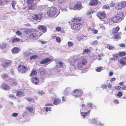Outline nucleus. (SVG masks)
<instances>
[{
	"mask_svg": "<svg viewBox=\"0 0 126 126\" xmlns=\"http://www.w3.org/2000/svg\"><path fill=\"white\" fill-rule=\"evenodd\" d=\"M42 35V34L39 32L34 31L30 34L29 37V38L31 40H35L38 39Z\"/></svg>",
	"mask_w": 126,
	"mask_h": 126,
	"instance_id": "f257e3e1",
	"label": "nucleus"
},
{
	"mask_svg": "<svg viewBox=\"0 0 126 126\" xmlns=\"http://www.w3.org/2000/svg\"><path fill=\"white\" fill-rule=\"evenodd\" d=\"M12 62V61L9 60H1L0 65L2 67L6 68L11 65Z\"/></svg>",
	"mask_w": 126,
	"mask_h": 126,
	"instance_id": "f03ea898",
	"label": "nucleus"
},
{
	"mask_svg": "<svg viewBox=\"0 0 126 126\" xmlns=\"http://www.w3.org/2000/svg\"><path fill=\"white\" fill-rule=\"evenodd\" d=\"M88 62L87 60L85 58H81L77 64V66L78 68H81L83 66L87 64Z\"/></svg>",
	"mask_w": 126,
	"mask_h": 126,
	"instance_id": "7ed1b4c3",
	"label": "nucleus"
},
{
	"mask_svg": "<svg viewBox=\"0 0 126 126\" xmlns=\"http://www.w3.org/2000/svg\"><path fill=\"white\" fill-rule=\"evenodd\" d=\"M17 69L18 72L22 74L25 73L28 70L27 67L21 64L18 66Z\"/></svg>",
	"mask_w": 126,
	"mask_h": 126,
	"instance_id": "20e7f679",
	"label": "nucleus"
},
{
	"mask_svg": "<svg viewBox=\"0 0 126 126\" xmlns=\"http://www.w3.org/2000/svg\"><path fill=\"white\" fill-rule=\"evenodd\" d=\"M82 24L81 23H72L71 24V27L73 30L76 31H79L80 29V26Z\"/></svg>",
	"mask_w": 126,
	"mask_h": 126,
	"instance_id": "39448f33",
	"label": "nucleus"
},
{
	"mask_svg": "<svg viewBox=\"0 0 126 126\" xmlns=\"http://www.w3.org/2000/svg\"><path fill=\"white\" fill-rule=\"evenodd\" d=\"M82 94L83 92L81 90L78 89H75L73 93V94L75 97H80Z\"/></svg>",
	"mask_w": 126,
	"mask_h": 126,
	"instance_id": "423d86ee",
	"label": "nucleus"
},
{
	"mask_svg": "<svg viewBox=\"0 0 126 126\" xmlns=\"http://www.w3.org/2000/svg\"><path fill=\"white\" fill-rule=\"evenodd\" d=\"M78 60V58L76 56H73L69 59L68 62L71 65L74 66L76 64V62Z\"/></svg>",
	"mask_w": 126,
	"mask_h": 126,
	"instance_id": "0eeeda50",
	"label": "nucleus"
},
{
	"mask_svg": "<svg viewBox=\"0 0 126 126\" xmlns=\"http://www.w3.org/2000/svg\"><path fill=\"white\" fill-rule=\"evenodd\" d=\"M48 16H53L56 15V9L54 7L51 8L47 12Z\"/></svg>",
	"mask_w": 126,
	"mask_h": 126,
	"instance_id": "6e6552de",
	"label": "nucleus"
},
{
	"mask_svg": "<svg viewBox=\"0 0 126 126\" xmlns=\"http://www.w3.org/2000/svg\"><path fill=\"white\" fill-rule=\"evenodd\" d=\"M97 16L101 21H102V19H104L106 17V14L103 12H98L97 14Z\"/></svg>",
	"mask_w": 126,
	"mask_h": 126,
	"instance_id": "1a4fd4ad",
	"label": "nucleus"
},
{
	"mask_svg": "<svg viewBox=\"0 0 126 126\" xmlns=\"http://www.w3.org/2000/svg\"><path fill=\"white\" fill-rule=\"evenodd\" d=\"M90 108L91 109H95L96 107L92 103L89 102L87 104V106L84 109V111H86L88 110L87 108Z\"/></svg>",
	"mask_w": 126,
	"mask_h": 126,
	"instance_id": "9d476101",
	"label": "nucleus"
},
{
	"mask_svg": "<svg viewBox=\"0 0 126 126\" xmlns=\"http://www.w3.org/2000/svg\"><path fill=\"white\" fill-rule=\"evenodd\" d=\"M0 87L2 89L6 91L9 90L11 89L9 85L5 83H2L0 86Z\"/></svg>",
	"mask_w": 126,
	"mask_h": 126,
	"instance_id": "9b49d317",
	"label": "nucleus"
},
{
	"mask_svg": "<svg viewBox=\"0 0 126 126\" xmlns=\"http://www.w3.org/2000/svg\"><path fill=\"white\" fill-rule=\"evenodd\" d=\"M52 62L51 59L49 58H46L40 62L41 64H45L48 63V64L49 63Z\"/></svg>",
	"mask_w": 126,
	"mask_h": 126,
	"instance_id": "f8f14e48",
	"label": "nucleus"
},
{
	"mask_svg": "<svg viewBox=\"0 0 126 126\" xmlns=\"http://www.w3.org/2000/svg\"><path fill=\"white\" fill-rule=\"evenodd\" d=\"M119 63L122 66H125L126 65V56L122 57L119 61Z\"/></svg>",
	"mask_w": 126,
	"mask_h": 126,
	"instance_id": "ddd939ff",
	"label": "nucleus"
},
{
	"mask_svg": "<svg viewBox=\"0 0 126 126\" xmlns=\"http://www.w3.org/2000/svg\"><path fill=\"white\" fill-rule=\"evenodd\" d=\"M82 20V19L80 17H75L73 18L71 21L73 23H80L79 22Z\"/></svg>",
	"mask_w": 126,
	"mask_h": 126,
	"instance_id": "4468645a",
	"label": "nucleus"
},
{
	"mask_svg": "<svg viewBox=\"0 0 126 126\" xmlns=\"http://www.w3.org/2000/svg\"><path fill=\"white\" fill-rule=\"evenodd\" d=\"M31 81L32 83L37 85L39 83V79L37 77H34L31 79Z\"/></svg>",
	"mask_w": 126,
	"mask_h": 126,
	"instance_id": "2eb2a0df",
	"label": "nucleus"
},
{
	"mask_svg": "<svg viewBox=\"0 0 126 126\" xmlns=\"http://www.w3.org/2000/svg\"><path fill=\"white\" fill-rule=\"evenodd\" d=\"M16 96L19 97H21L25 95L24 91L18 90L16 92Z\"/></svg>",
	"mask_w": 126,
	"mask_h": 126,
	"instance_id": "dca6fc26",
	"label": "nucleus"
},
{
	"mask_svg": "<svg viewBox=\"0 0 126 126\" xmlns=\"http://www.w3.org/2000/svg\"><path fill=\"white\" fill-rule=\"evenodd\" d=\"M98 3L97 0H91L89 2L90 6H94L97 5Z\"/></svg>",
	"mask_w": 126,
	"mask_h": 126,
	"instance_id": "f3484780",
	"label": "nucleus"
},
{
	"mask_svg": "<svg viewBox=\"0 0 126 126\" xmlns=\"http://www.w3.org/2000/svg\"><path fill=\"white\" fill-rule=\"evenodd\" d=\"M28 5V8L30 10H34L35 9L37 8L36 4L35 3L31 5Z\"/></svg>",
	"mask_w": 126,
	"mask_h": 126,
	"instance_id": "a211bd4d",
	"label": "nucleus"
},
{
	"mask_svg": "<svg viewBox=\"0 0 126 126\" xmlns=\"http://www.w3.org/2000/svg\"><path fill=\"white\" fill-rule=\"evenodd\" d=\"M61 100L59 98H54L53 103L55 105H57L59 104L61 102Z\"/></svg>",
	"mask_w": 126,
	"mask_h": 126,
	"instance_id": "6ab92c4d",
	"label": "nucleus"
},
{
	"mask_svg": "<svg viewBox=\"0 0 126 126\" xmlns=\"http://www.w3.org/2000/svg\"><path fill=\"white\" fill-rule=\"evenodd\" d=\"M38 29L39 31H40L43 33L45 32L47 30V29L46 27L43 26H39Z\"/></svg>",
	"mask_w": 126,
	"mask_h": 126,
	"instance_id": "aec40b11",
	"label": "nucleus"
},
{
	"mask_svg": "<svg viewBox=\"0 0 126 126\" xmlns=\"http://www.w3.org/2000/svg\"><path fill=\"white\" fill-rule=\"evenodd\" d=\"M37 74V72L36 71V70L34 68H33L30 74L29 75L30 77H32L34 76H36Z\"/></svg>",
	"mask_w": 126,
	"mask_h": 126,
	"instance_id": "412c9836",
	"label": "nucleus"
},
{
	"mask_svg": "<svg viewBox=\"0 0 126 126\" xmlns=\"http://www.w3.org/2000/svg\"><path fill=\"white\" fill-rule=\"evenodd\" d=\"M31 19L34 20H38L39 19L38 15L34 14L31 15Z\"/></svg>",
	"mask_w": 126,
	"mask_h": 126,
	"instance_id": "4be33fe9",
	"label": "nucleus"
},
{
	"mask_svg": "<svg viewBox=\"0 0 126 126\" xmlns=\"http://www.w3.org/2000/svg\"><path fill=\"white\" fill-rule=\"evenodd\" d=\"M118 54L116 53L112 55V57L110 58V60L112 61H115L118 60Z\"/></svg>",
	"mask_w": 126,
	"mask_h": 126,
	"instance_id": "5701e85b",
	"label": "nucleus"
},
{
	"mask_svg": "<svg viewBox=\"0 0 126 126\" xmlns=\"http://www.w3.org/2000/svg\"><path fill=\"white\" fill-rule=\"evenodd\" d=\"M124 14L123 13H119L116 15V16L117 17L118 20L121 19H123Z\"/></svg>",
	"mask_w": 126,
	"mask_h": 126,
	"instance_id": "b1692460",
	"label": "nucleus"
},
{
	"mask_svg": "<svg viewBox=\"0 0 126 126\" xmlns=\"http://www.w3.org/2000/svg\"><path fill=\"white\" fill-rule=\"evenodd\" d=\"M90 112V110H89L87 112H81V114L83 118H85L86 116L89 115Z\"/></svg>",
	"mask_w": 126,
	"mask_h": 126,
	"instance_id": "393cba45",
	"label": "nucleus"
},
{
	"mask_svg": "<svg viewBox=\"0 0 126 126\" xmlns=\"http://www.w3.org/2000/svg\"><path fill=\"white\" fill-rule=\"evenodd\" d=\"M121 32H119L118 33L114 35L113 36L114 39H117L118 38L121 39L120 35L121 34Z\"/></svg>",
	"mask_w": 126,
	"mask_h": 126,
	"instance_id": "a878e982",
	"label": "nucleus"
},
{
	"mask_svg": "<svg viewBox=\"0 0 126 126\" xmlns=\"http://www.w3.org/2000/svg\"><path fill=\"white\" fill-rule=\"evenodd\" d=\"M20 51L19 48L17 47H15L12 49V52L13 53H18Z\"/></svg>",
	"mask_w": 126,
	"mask_h": 126,
	"instance_id": "bb28decb",
	"label": "nucleus"
},
{
	"mask_svg": "<svg viewBox=\"0 0 126 126\" xmlns=\"http://www.w3.org/2000/svg\"><path fill=\"white\" fill-rule=\"evenodd\" d=\"M82 6L81 4H77L74 6V8L76 10H79Z\"/></svg>",
	"mask_w": 126,
	"mask_h": 126,
	"instance_id": "cd10ccee",
	"label": "nucleus"
},
{
	"mask_svg": "<svg viewBox=\"0 0 126 126\" xmlns=\"http://www.w3.org/2000/svg\"><path fill=\"white\" fill-rule=\"evenodd\" d=\"M106 47L109 50H113L115 48L114 46L110 44H108L107 45Z\"/></svg>",
	"mask_w": 126,
	"mask_h": 126,
	"instance_id": "c85d7f7f",
	"label": "nucleus"
},
{
	"mask_svg": "<svg viewBox=\"0 0 126 126\" xmlns=\"http://www.w3.org/2000/svg\"><path fill=\"white\" fill-rule=\"evenodd\" d=\"M120 28L119 26H117L115 28H114L112 31V33H117L119 31Z\"/></svg>",
	"mask_w": 126,
	"mask_h": 126,
	"instance_id": "c756f323",
	"label": "nucleus"
},
{
	"mask_svg": "<svg viewBox=\"0 0 126 126\" xmlns=\"http://www.w3.org/2000/svg\"><path fill=\"white\" fill-rule=\"evenodd\" d=\"M110 20L113 22L114 23H116L119 20L115 15L110 18Z\"/></svg>",
	"mask_w": 126,
	"mask_h": 126,
	"instance_id": "7c9ffc66",
	"label": "nucleus"
},
{
	"mask_svg": "<svg viewBox=\"0 0 126 126\" xmlns=\"http://www.w3.org/2000/svg\"><path fill=\"white\" fill-rule=\"evenodd\" d=\"M18 83L16 80H13V82L11 84V86L12 87H14L18 85Z\"/></svg>",
	"mask_w": 126,
	"mask_h": 126,
	"instance_id": "2f4dec72",
	"label": "nucleus"
},
{
	"mask_svg": "<svg viewBox=\"0 0 126 126\" xmlns=\"http://www.w3.org/2000/svg\"><path fill=\"white\" fill-rule=\"evenodd\" d=\"M88 29L89 31H91L94 34H96L98 32V31L97 30L95 29L94 28H88Z\"/></svg>",
	"mask_w": 126,
	"mask_h": 126,
	"instance_id": "473e14b6",
	"label": "nucleus"
},
{
	"mask_svg": "<svg viewBox=\"0 0 126 126\" xmlns=\"http://www.w3.org/2000/svg\"><path fill=\"white\" fill-rule=\"evenodd\" d=\"M123 7L121 2L118 4L115 7L116 9L118 10L121 9Z\"/></svg>",
	"mask_w": 126,
	"mask_h": 126,
	"instance_id": "72a5a7b5",
	"label": "nucleus"
},
{
	"mask_svg": "<svg viewBox=\"0 0 126 126\" xmlns=\"http://www.w3.org/2000/svg\"><path fill=\"white\" fill-rule=\"evenodd\" d=\"M34 0H27L26 3L28 5L34 4Z\"/></svg>",
	"mask_w": 126,
	"mask_h": 126,
	"instance_id": "f704fd0d",
	"label": "nucleus"
},
{
	"mask_svg": "<svg viewBox=\"0 0 126 126\" xmlns=\"http://www.w3.org/2000/svg\"><path fill=\"white\" fill-rule=\"evenodd\" d=\"M6 45V43L4 42L0 44V49L4 48H5Z\"/></svg>",
	"mask_w": 126,
	"mask_h": 126,
	"instance_id": "c9c22d12",
	"label": "nucleus"
},
{
	"mask_svg": "<svg viewBox=\"0 0 126 126\" xmlns=\"http://www.w3.org/2000/svg\"><path fill=\"white\" fill-rule=\"evenodd\" d=\"M110 18H106L104 21V23L105 24H108L110 23Z\"/></svg>",
	"mask_w": 126,
	"mask_h": 126,
	"instance_id": "e433bc0d",
	"label": "nucleus"
},
{
	"mask_svg": "<svg viewBox=\"0 0 126 126\" xmlns=\"http://www.w3.org/2000/svg\"><path fill=\"white\" fill-rule=\"evenodd\" d=\"M20 39L18 38H16L13 39L12 40V42L13 43H15L17 42H20Z\"/></svg>",
	"mask_w": 126,
	"mask_h": 126,
	"instance_id": "4c0bfd02",
	"label": "nucleus"
},
{
	"mask_svg": "<svg viewBox=\"0 0 126 126\" xmlns=\"http://www.w3.org/2000/svg\"><path fill=\"white\" fill-rule=\"evenodd\" d=\"M126 54V52L124 51L119 52L118 54V56L120 57H123L125 56Z\"/></svg>",
	"mask_w": 126,
	"mask_h": 126,
	"instance_id": "58836bf2",
	"label": "nucleus"
},
{
	"mask_svg": "<svg viewBox=\"0 0 126 126\" xmlns=\"http://www.w3.org/2000/svg\"><path fill=\"white\" fill-rule=\"evenodd\" d=\"M26 100L29 102H31L32 101H34V100L33 98L31 97H25Z\"/></svg>",
	"mask_w": 126,
	"mask_h": 126,
	"instance_id": "ea45409f",
	"label": "nucleus"
},
{
	"mask_svg": "<svg viewBox=\"0 0 126 126\" xmlns=\"http://www.w3.org/2000/svg\"><path fill=\"white\" fill-rule=\"evenodd\" d=\"M26 108L28 111L30 112H31L33 110V109L32 107H27Z\"/></svg>",
	"mask_w": 126,
	"mask_h": 126,
	"instance_id": "a19ab883",
	"label": "nucleus"
},
{
	"mask_svg": "<svg viewBox=\"0 0 126 126\" xmlns=\"http://www.w3.org/2000/svg\"><path fill=\"white\" fill-rule=\"evenodd\" d=\"M16 4V2L14 0H13L12 2L11 5L12 7L14 9H15V6Z\"/></svg>",
	"mask_w": 126,
	"mask_h": 126,
	"instance_id": "79ce46f5",
	"label": "nucleus"
},
{
	"mask_svg": "<svg viewBox=\"0 0 126 126\" xmlns=\"http://www.w3.org/2000/svg\"><path fill=\"white\" fill-rule=\"evenodd\" d=\"M1 77L3 79H4L5 78L8 77H9V76L8 74L5 73L2 74L1 75Z\"/></svg>",
	"mask_w": 126,
	"mask_h": 126,
	"instance_id": "37998d69",
	"label": "nucleus"
},
{
	"mask_svg": "<svg viewBox=\"0 0 126 126\" xmlns=\"http://www.w3.org/2000/svg\"><path fill=\"white\" fill-rule=\"evenodd\" d=\"M94 11L92 9H90L87 12V14L88 15H90L91 14H93L94 12Z\"/></svg>",
	"mask_w": 126,
	"mask_h": 126,
	"instance_id": "c03bdc74",
	"label": "nucleus"
},
{
	"mask_svg": "<svg viewBox=\"0 0 126 126\" xmlns=\"http://www.w3.org/2000/svg\"><path fill=\"white\" fill-rule=\"evenodd\" d=\"M38 57V56L37 55H34L31 56L30 57V60H31L36 59Z\"/></svg>",
	"mask_w": 126,
	"mask_h": 126,
	"instance_id": "a18cd8bd",
	"label": "nucleus"
},
{
	"mask_svg": "<svg viewBox=\"0 0 126 126\" xmlns=\"http://www.w3.org/2000/svg\"><path fill=\"white\" fill-rule=\"evenodd\" d=\"M90 52V49L87 48L84 49L83 50V54L85 53H88L89 52Z\"/></svg>",
	"mask_w": 126,
	"mask_h": 126,
	"instance_id": "49530a36",
	"label": "nucleus"
},
{
	"mask_svg": "<svg viewBox=\"0 0 126 126\" xmlns=\"http://www.w3.org/2000/svg\"><path fill=\"white\" fill-rule=\"evenodd\" d=\"M122 6L123 7H126V1H122L121 2Z\"/></svg>",
	"mask_w": 126,
	"mask_h": 126,
	"instance_id": "de8ad7c7",
	"label": "nucleus"
},
{
	"mask_svg": "<svg viewBox=\"0 0 126 126\" xmlns=\"http://www.w3.org/2000/svg\"><path fill=\"white\" fill-rule=\"evenodd\" d=\"M102 68V67H98L96 69V71L97 72H100L103 70Z\"/></svg>",
	"mask_w": 126,
	"mask_h": 126,
	"instance_id": "09e8293b",
	"label": "nucleus"
},
{
	"mask_svg": "<svg viewBox=\"0 0 126 126\" xmlns=\"http://www.w3.org/2000/svg\"><path fill=\"white\" fill-rule=\"evenodd\" d=\"M103 8L105 9H109L110 7L108 5H104L103 6Z\"/></svg>",
	"mask_w": 126,
	"mask_h": 126,
	"instance_id": "8fccbe9b",
	"label": "nucleus"
},
{
	"mask_svg": "<svg viewBox=\"0 0 126 126\" xmlns=\"http://www.w3.org/2000/svg\"><path fill=\"white\" fill-rule=\"evenodd\" d=\"M46 73V72L45 70H43L42 71L40 72L41 75L42 76H43L45 75Z\"/></svg>",
	"mask_w": 126,
	"mask_h": 126,
	"instance_id": "3c124183",
	"label": "nucleus"
},
{
	"mask_svg": "<svg viewBox=\"0 0 126 126\" xmlns=\"http://www.w3.org/2000/svg\"><path fill=\"white\" fill-rule=\"evenodd\" d=\"M98 43V41L97 40H94L93 41L92 43V45H96Z\"/></svg>",
	"mask_w": 126,
	"mask_h": 126,
	"instance_id": "603ef678",
	"label": "nucleus"
},
{
	"mask_svg": "<svg viewBox=\"0 0 126 126\" xmlns=\"http://www.w3.org/2000/svg\"><path fill=\"white\" fill-rule=\"evenodd\" d=\"M56 40L57 42L58 43H60L61 42V39L59 37H57L56 38Z\"/></svg>",
	"mask_w": 126,
	"mask_h": 126,
	"instance_id": "864d4df0",
	"label": "nucleus"
},
{
	"mask_svg": "<svg viewBox=\"0 0 126 126\" xmlns=\"http://www.w3.org/2000/svg\"><path fill=\"white\" fill-rule=\"evenodd\" d=\"M122 95V92L119 91L118 92V94H117V95L119 97H121Z\"/></svg>",
	"mask_w": 126,
	"mask_h": 126,
	"instance_id": "5fc2aeb1",
	"label": "nucleus"
},
{
	"mask_svg": "<svg viewBox=\"0 0 126 126\" xmlns=\"http://www.w3.org/2000/svg\"><path fill=\"white\" fill-rule=\"evenodd\" d=\"M68 45L69 47H71L73 46L74 44L72 42H68Z\"/></svg>",
	"mask_w": 126,
	"mask_h": 126,
	"instance_id": "6e6d98bb",
	"label": "nucleus"
},
{
	"mask_svg": "<svg viewBox=\"0 0 126 126\" xmlns=\"http://www.w3.org/2000/svg\"><path fill=\"white\" fill-rule=\"evenodd\" d=\"M9 97L11 98H13L14 99H16V98L14 95L12 94H9Z\"/></svg>",
	"mask_w": 126,
	"mask_h": 126,
	"instance_id": "4d7b16f0",
	"label": "nucleus"
},
{
	"mask_svg": "<svg viewBox=\"0 0 126 126\" xmlns=\"http://www.w3.org/2000/svg\"><path fill=\"white\" fill-rule=\"evenodd\" d=\"M46 108V112H47L49 111H51V107H45Z\"/></svg>",
	"mask_w": 126,
	"mask_h": 126,
	"instance_id": "13d9d810",
	"label": "nucleus"
},
{
	"mask_svg": "<svg viewBox=\"0 0 126 126\" xmlns=\"http://www.w3.org/2000/svg\"><path fill=\"white\" fill-rule=\"evenodd\" d=\"M92 122L93 124H96L97 122V121L95 119H93L92 120Z\"/></svg>",
	"mask_w": 126,
	"mask_h": 126,
	"instance_id": "bf43d9fd",
	"label": "nucleus"
},
{
	"mask_svg": "<svg viewBox=\"0 0 126 126\" xmlns=\"http://www.w3.org/2000/svg\"><path fill=\"white\" fill-rule=\"evenodd\" d=\"M102 88L103 89H107V85L105 84H103L101 86Z\"/></svg>",
	"mask_w": 126,
	"mask_h": 126,
	"instance_id": "052dcab7",
	"label": "nucleus"
},
{
	"mask_svg": "<svg viewBox=\"0 0 126 126\" xmlns=\"http://www.w3.org/2000/svg\"><path fill=\"white\" fill-rule=\"evenodd\" d=\"M39 94L40 95H42L44 94V93L42 91H39L38 92Z\"/></svg>",
	"mask_w": 126,
	"mask_h": 126,
	"instance_id": "680f3d73",
	"label": "nucleus"
},
{
	"mask_svg": "<svg viewBox=\"0 0 126 126\" xmlns=\"http://www.w3.org/2000/svg\"><path fill=\"white\" fill-rule=\"evenodd\" d=\"M66 0H58V2L59 3L61 4L64 2Z\"/></svg>",
	"mask_w": 126,
	"mask_h": 126,
	"instance_id": "e2e57ef3",
	"label": "nucleus"
},
{
	"mask_svg": "<svg viewBox=\"0 0 126 126\" xmlns=\"http://www.w3.org/2000/svg\"><path fill=\"white\" fill-rule=\"evenodd\" d=\"M16 33L17 35L19 36L21 35L22 34L21 32L19 31H17Z\"/></svg>",
	"mask_w": 126,
	"mask_h": 126,
	"instance_id": "0e129e2a",
	"label": "nucleus"
},
{
	"mask_svg": "<svg viewBox=\"0 0 126 126\" xmlns=\"http://www.w3.org/2000/svg\"><path fill=\"white\" fill-rule=\"evenodd\" d=\"M119 46L121 47H124L125 46V44L123 43H121L119 44Z\"/></svg>",
	"mask_w": 126,
	"mask_h": 126,
	"instance_id": "69168bd1",
	"label": "nucleus"
},
{
	"mask_svg": "<svg viewBox=\"0 0 126 126\" xmlns=\"http://www.w3.org/2000/svg\"><path fill=\"white\" fill-rule=\"evenodd\" d=\"M114 88L116 89H117L118 90H120L121 87L119 86H115Z\"/></svg>",
	"mask_w": 126,
	"mask_h": 126,
	"instance_id": "338daca9",
	"label": "nucleus"
},
{
	"mask_svg": "<svg viewBox=\"0 0 126 126\" xmlns=\"http://www.w3.org/2000/svg\"><path fill=\"white\" fill-rule=\"evenodd\" d=\"M4 4V2L2 0H0V5Z\"/></svg>",
	"mask_w": 126,
	"mask_h": 126,
	"instance_id": "774afa93",
	"label": "nucleus"
}]
</instances>
